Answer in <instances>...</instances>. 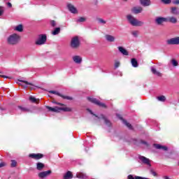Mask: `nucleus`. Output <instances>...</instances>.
Listing matches in <instances>:
<instances>
[{"mask_svg":"<svg viewBox=\"0 0 179 179\" xmlns=\"http://www.w3.org/2000/svg\"><path fill=\"white\" fill-rule=\"evenodd\" d=\"M55 104H57V106H62V107H58V106H55L54 108L51 106H45V108L48 110V111L51 113H58V111H64L65 113H71L73 111V109L72 108L66 107L63 103H58V102H55Z\"/></svg>","mask_w":179,"mask_h":179,"instance_id":"1","label":"nucleus"},{"mask_svg":"<svg viewBox=\"0 0 179 179\" xmlns=\"http://www.w3.org/2000/svg\"><path fill=\"white\" fill-rule=\"evenodd\" d=\"M20 41V36L17 34H13L7 38L8 45H17Z\"/></svg>","mask_w":179,"mask_h":179,"instance_id":"2","label":"nucleus"},{"mask_svg":"<svg viewBox=\"0 0 179 179\" xmlns=\"http://www.w3.org/2000/svg\"><path fill=\"white\" fill-rule=\"evenodd\" d=\"M127 19L131 26H135L136 27L143 26L145 24L143 22L135 18V17H134L132 15H127Z\"/></svg>","mask_w":179,"mask_h":179,"instance_id":"3","label":"nucleus"},{"mask_svg":"<svg viewBox=\"0 0 179 179\" xmlns=\"http://www.w3.org/2000/svg\"><path fill=\"white\" fill-rule=\"evenodd\" d=\"M91 115H93L94 117H95L96 118H97L98 120H103L106 124V125H107L108 127H110L111 125V122H110V120H108L107 119V117H106L104 116L103 114L100 113H90Z\"/></svg>","mask_w":179,"mask_h":179,"instance_id":"4","label":"nucleus"},{"mask_svg":"<svg viewBox=\"0 0 179 179\" xmlns=\"http://www.w3.org/2000/svg\"><path fill=\"white\" fill-rule=\"evenodd\" d=\"M70 46L73 50H78L80 47V41L79 36H74L71 38Z\"/></svg>","mask_w":179,"mask_h":179,"instance_id":"5","label":"nucleus"},{"mask_svg":"<svg viewBox=\"0 0 179 179\" xmlns=\"http://www.w3.org/2000/svg\"><path fill=\"white\" fill-rule=\"evenodd\" d=\"M87 100H89V101H90L91 103H93V104L99 106V107H101L102 108H107V106L106 105V103H101L96 98L88 97Z\"/></svg>","mask_w":179,"mask_h":179,"instance_id":"6","label":"nucleus"},{"mask_svg":"<svg viewBox=\"0 0 179 179\" xmlns=\"http://www.w3.org/2000/svg\"><path fill=\"white\" fill-rule=\"evenodd\" d=\"M46 42H47V35L40 34L38 37V39L36 41L35 44L36 45H43Z\"/></svg>","mask_w":179,"mask_h":179,"instance_id":"7","label":"nucleus"},{"mask_svg":"<svg viewBox=\"0 0 179 179\" xmlns=\"http://www.w3.org/2000/svg\"><path fill=\"white\" fill-rule=\"evenodd\" d=\"M166 44H168V45H179V36L168 39Z\"/></svg>","mask_w":179,"mask_h":179,"instance_id":"8","label":"nucleus"},{"mask_svg":"<svg viewBox=\"0 0 179 179\" xmlns=\"http://www.w3.org/2000/svg\"><path fill=\"white\" fill-rule=\"evenodd\" d=\"M138 159H139V160H141V163H143V164H145L146 166H148V167H150V166H152L150 164V159H149L148 158H147L144 156L140 155V156H138Z\"/></svg>","mask_w":179,"mask_h":179,"instance_id":"9","label":"nucleus"},{"mask_svg":"<svg viewBox=\"0 0 179 179\" xmlns=\"http://www.w3.org/2000/svg\"><path fill=\"white\" fill-rule=\"evenodd\" d=\"M29 157H30V159H34V160H40V159H43L44 157V155L41 153H31L29 155Z\"/></svg>","mask_w":179,"mask_h":179,"instance_id":"10","label":"nucleus"},{"mask_svg":"<svg viewBox=\"0 0 179 179\" xmlns=\"http://www.w3.org/2000/svg\"><path fill=\"white\" fill-rule=\"evenodd\" d=\"M49 93H51L52 94H57V96H59V97H62L64 100H73V98L69 96H65L61 94L59 92L56 91H50Z\"/></svg>","mask_w":179,"mask_h":179,"instance_id":"11","label":"nucleus"},{"mask_svg":"<svg viewBox=\"0 0 179 179\" xmlns=\"http://www.w3.org/2000/svg\"><path fill=\"white\" fill-rule=\"evenodd\" d=\"M117 118H119V120H120V121H122L124 125H125L126 127H127V128H129V129H132V124L127 122V120H124V118L122 117L120 114H117Z\"/></svg>","mask_w":179,"mask_h":179,"instance_id":"12","label":"nucleus"},{"mask_svg":"<svg viewBox=\"0 0 179 179\" xmlns=\"http://www.w3.org/2000/svg\"><path fill=\"white\" fill-rule=\"evenodd\" d=\"M52 171L51 170L45 171H42L38 174V176L39 178H45V177H48L50 174H51Z\"/></svg>","mask_w":179,"mask_h":179,"instance_id":"13","label":"nucleus"},{"mask_svg":"<svg viewBox=\"0 0 179 179\" xmlns=\"http://www.w3.org/2000/svg\"><path fill=\"white\" fill-rule=\"evenodd\" d=\"M67 8L71 13L76 14L78 13V9L75 7V6L72 5L71 3L67 4Z\"/></svg>","mask_w":179,"mask_h":179,"instance_id":"14","label":"nucleus"},{"mask_svg":"<svg viewBox=\"0 0 179 179\" xmlns=\"http://www.w3.org/2000/svg\"><path fill=\"white\" fill-rule=\"evenodd\" d=\"M154 148H155V149L164 150V152H167V150H169V148H167V146L162 145L160 144H154Z\"/></svg>","mask_w":179,"mask_h":179,"instance_id":"15","label":"nucleus"},{"mask_svg":"<svg viewBox=\"0 0 179 179\" xmlns=\"http://www.w3.org/2000/svg\"><path fill=\"white\" fill-rule=\"evenodd\" d=\"M142 10H143V8L141 6L138 7H134L131 9V12L134 13L135 15H138V13H142Z\"/></svg>","mask_w":179,"mask_h":179,"instance_id":"16","label":"nucleus"},{"mask_svg":"<svg viewBox=\"0 0 179 179\" xmlns=\"http://www.w3.org/2000/svg\"><path fill=\"white\" fill-rule=\"evenodd\" d=\"M140 3L142 6H150L152 1L150 0H140Z\"/></svg>","mask_w":179,"mask_h":179,"instance_id":"17","label":"nucleus"},{"mask_svg":"<svg viewBox=\"0 0 179 179\" xmlns=\"http://www.w3.org/2000/svg\"><path fill=\"white\" fill-rule=\"evenodd\" d=\"M155 22L158 24H162V23H164V22H167V19L162 17H159L155 20Z\"/></svg>","mask_w":179,"mask_h":179,"instance_id":"18","label":"nucleus"},{"mask_svg":"<svg viewBox=\"0 0 179 179\" xmlns=\"http://www.w3.org/2000/svg\"><path fill=\"white\" fill-rule=\"evenodd\" d=\"M105 38L107 41H109V43H114V41H115V37L112 35L106 34Z\"/></svg>","mask_w":179,"mask_h":179,"instance_id":"19","label":"nucleus"},{"mask_svg":"<svg viewBox=\"0 0 179 179\" xmlns=\"http://www.w3.org/2000/svg\"><path fill=\"white\" fill-rule=\"evenodd\" d=\"M117 48L122 55H129V52L124 47L119 46Z\"/></svg>","mask_w":179,"mask_h":179,"instance_id":"20","label":"nucleus"},{"mask_svg":"<svg viewBox=\"0 0 179 179\" xmlns=\"http://www.w3.org/2000/svg\"><path fill=\"white\" fill-rule=\"evenodd\" d=\"M73 61L76 64H81L82 63V57L80 56L76 55V56L73 57Z\"/></svg>","mask_w":179,"mask_h":179,"instance_id":"21","label":"nucleus"},{"mask_svg":"<svg viewBox=\"0 0 179 179\" xmlns=\"http://www.w3.org/2000/svg\"><path fill=\"white\" fill-rule=\"evenodd\" d=\"M76 177L77 178H81V179H87V175H86V173H77Z\"/></svg>","mask_w":179,"mask_h":179,"instance_id":"22","label":"nucleus"},{"mask_svg":"<svg viewBox=\"0 0 179 179\" xmlns=\"http://www.w3.org/2000/svg\"><path fill=\"white\" fill-rule=\"evenodd\" d=\"M19 81L21 82L22 83H24V85H24L23 84H20L21 86H23L25 88L29 87V86H33V84H31V83H29V82H27L26 80H20Z\"/></svg>","mask_w":179,"mask_h":179,"instance_id":"23","label":"nucleus"},{"mask_svg":"<svg viewBox=\"0 0 179 179\" xmlns=\"http://www.w3.org/2000/svg\"><path fill=\"white\" fill-rule=\"evenodd\" d=\"M151 72L154 75H157V76H159V77L162 76V73H160L159 71H157V70H156V69L155 67H153V66L151 67Z\"/></svg>","mask_w":179,"mask_h":179,"instance_id":"24","label":"nucleus"},{"mask_svg":"<svg viewBox=\"0 0 179 179\" xmlns=\"http://www.w3.org/2000/svg\"><path fill=\"white\" fill-rule=\"evenodd\" d=\"M45 167V165L41 162L36 163V170H38V171H41Z\"/></svg>","mask_w":179,"mask_h":179,"instance_id":"25","label":"nucleus"},{"mask_svg":"<svg viewBox=\"0 0 179 179\" xmlns=\"http://www.w3.org/2000/svg\"><path fill=\"white\" fill-rule=\"evenodd\" d=\"M64 179H71L73 178V175H72V172L71 171H67L64 175Z\"/></svg>","mask_w":179,"mask_h":179,"instance_id":"26","label":"nucleus"},{"mask_svg":"<svg viewBox=\"0 0 179 179\" xmlns=\"http://www.w3.org/2000/svg\"><path fill=\"white\" fill-rule=\"evenodd\" d=\"M171 13H172V15H179V8L177 7H172L171 8Z\"/></svg>","mask_w":179,"mask_h":179,"instance_id":"27","label":"nucleus"},{"mask_svg":"<svg viewBox=\"0 0 179 179\" xmlns=\"http://www.w3.org/2000/svg\"><path fill=\"white\" fill-rule=\"evenodd\" d=\"M17 108L19 110H20V111H22V113H29V111H31L30 109H29L24 106H17Z\"/></svg>","mask_w":179,"mask_h":179,"instance_id":"28","label":"nucleus"},{"mask_svg":"<svg viewBox=\"0 0 179 179\" xmlns=\"http://www.w3.org/2000/svg\"><path fill=\"white\" fill-rule=\"evenodd\" d=\"M131 62L134 68H138V66H139V64H138V61L136 60V59L135 58L131 59Z\"/></svg>","mask_w":179,"mask_h":179,"instance_id":"29","label":"nucleus"},{"mask_svg":"<svg viewBox=\"0 0 179 179\" xmlns=\"http://www.w3.org/2000/svg\"><path fill=\"white\" fill-rule=\"evenodd\" d=\"M61 33V28L60 27H56L52 31V34L53 36H57V34H59Z\"/></svg>","mask_w":179,"mask_h":179,"instance_id":"30","label":"nucleus"},{"mask_svg":"<svg viewBox=\"0 0 179 179\" xmlns=\"http://www.w3.org/2000/svg\"><path fill=\"white\" fill-rule=\"evenodd\" d=\"M168 22H170V23L176 24L177 23V18L174 17H168Z\"/></svg>","mask_w":179,"mask_h":179,"instance_id":"31","label":"nucleus"},{"mask_svg":"<svg viewBox=\"0 0 179 179\" xmlns=\"http://www.w3.org/2000/svg\"><path fill=\"white\" fill-rule=\"evenodd\" d=\"M15 30H16V31H19L20 33H22V31H23V25L22 24L17 25L15 28Z\"/></svg>","mask_w":179,"mask_h":179,"instance_id":"32","label":"nucleus"},{"mask_svg":"<svg viewBox=\"0 0 179 179\" xmlns=\"http://www.w3.org/2000/svg\"><path fill=\"white\" fill-rule=\"evenodd\" d=\"M157 99L158 100V101H162V103H164V101H166V96L164 95L157 96Z\"/></svg>","mask_w":179,"mask_h":179,"instance_id":"33","label":"nucleus"},{"mask_svg":"<svg viewBox=\"0 0 179 179\" xmlns=\"http://www.w3.org/2000/svg\"><path fill=\"white\" fill-rule=\"evenodd\" d=\"M171 64H172L173 66H178V62H177L176 59H172L171 60Z\"/></svg>","mask_w":179,"mask_h":179,"instance_id":"34","label":"nucleus"},{"mask_svg":"<svg viewBox=\"0 0 179 179\" xmlns=\"http://www.w3.org/2000/svg\"><path fill=\"white\" fill-rule=\"evenodd\" d=\"M29 101L31 103H38V99H36V97L34 96H29Z\"/></svg>","mask_w":179,"mask_h":179,"instance_id":"35","label":"nucleus"},{"mask_svg":"<svg viewBox=\"0 0 179 179\" xmlns=\"http://www.w3.org/2000/svg\"><path fill=\"white\" fill-rule=\"evenodd\" d=\"M86 20V17H81L78 20H77V23H83Z\"/></svg>","mask_w":179,"mask_h":179,"instance_id":"36","label":"nucleus"},{"mask_svg":"<svg viewBox=\"0 0 179 179\" xmlns=\"http://www.w3.org/2000/svg\"><path fill=\"white\" fill-rule=\"evenodd\" d=\"M97 21L100 24H106V20H103V18H97Z\"/></svg>","mask_w":179,"mask_h":179,"instance_id":"37","label":"nucleus"},{"mask_svg":"<svg viewBox=\"0 0 179 179\" xmlns=\"http://www.w3.org/2000/svg\"><path fill=\"white\" fill-rule=\"evenodd\" d=\"M50 23L52 27H55L57 26V22L55 20H50Z\"/></svg>","mask_w":179,"mask_h":179,"instance_id":"38","label":"nucleus"},{"mask_svg":"<svg viewBox=\"0 0 179 179\" xmlns=\"http://www.w3.org/2000/svg\"><path fill=\"white\" fill-rule=\"evenodd\" d=\"M4 12H5V8H3V6H0V16H2Z\"/></svg>","mask_w":179,"mask_h":179,"instance_id":"39","label":"nucleus"},{"mask_svg":"<svg viewBox=\"0 0 179 179\" xmlns=\"http://www.w3.org/2000/svg\"><path fill=\"white\" fill-rule=\"evenodd\" d=\"M132 36H134V37H138V34H139V31H133L131 32Z\"/></svg>","mask_w":179,"mask_h":179,"instance_id":"40","label":"nucleus"},{"mask_svg":"<svg viewBox=\"0 0 179 179\" xmlns=\"http://www.w3.org/2000/svg\"><path fill=\"white\" fill-rule=\"evenodd\" d=\"M16 164H17V162L16 160H11V167H16Z\"/></svg>","mask_w":179,"mask_h":179,"instance_id":"41","label":"nucleus"},{"mask_svg":"<svg viewBox=\"0 0 179 179\" xmlns=\"http://www.w3.org/2000/svg\"><path fill=\"white\" fill-rule=\"evenodd\" d=\"M162 2L165 5H169V3H171V0H162Z\"/></svg>","mask_w":179,"mask_h":179,"instance_id":"42","label":"nucleus"},{"mask_svg":"<svg viewBox=\"0 0 179 179\" xmlns=\"http://www.w3.org/2000/svg\"><path fill=\"white\" fill-rule=\"evenodd\" d=\"M141 143H142V145H145V146H149V144L148 143V142L145 141H141Z\"/></svg>","mask_w":179,"mask_h":179,"instance_id":"43","label":"nucleus"},{"mask_svg":"<svg viewBox=\"0 0 179 179\" xmlns=\"http://www.w3.org/2000/svg\"><path fill=\"white\" fill-rule=\"evenodd\" d=\"M120 66V62H115V68L117 69Z\"/></svg>","mask_w":179,"mask_h":179,"instance_id":"44","label":"nucleus"},{"mask_svg":"<svg viewBox=\"0 0 179 179\" xmlns=\"http://www.w3.org/2000/svg\"><path fill=\"white\" fill-rule=\"evenodd\" d=\"M173 3L174 5H178V4H179V0H174V1H173Z\"/></svg>","mask_w":179,"mask_h":179,"instance_id":"45","label":"nucleus"},{"mask_svg":"<svg viewBox=\"0 0 179 179\" xmlns=\"http://www.w3.org/2000/svg\"><path fill=\"white\" fill-rule=\"evenodd\" d=\"M4 166H6L5 162H1L0 163V169H1V167H4Z\"/></svg>","mask_w":179,"mask_h":179,"instance_id":"46","label":"nucleus"},{"mask_svg":"<svg viewBox=\"0 0 179 179\" xmlns=\"http://www.w3.org/2000/svg\"><path fill=\"white\" fill-rule=\"evenodd\" d=\"M152 176H154V177L157 176V173H156V172H155V171H152Z\"/></svg>","mask_w":179,"mask_h":179,"instance_id":"47","label":"nucleus"},{"mask_svg":"<svg viewBox=\"0 0 179 179\" xmlns=\"http://www.w3.org/2000/svg\"><path fill=\"white\" fill-rule=\"evenodd\" d=\"M7 6H8V8H12V3L10 2L7 3Z\"/></svg>","mask_w":179,"mask_h":179,"instance_id":"48","label":"nucleus"},{"mask_svg":"<svg viewBox=\"0 0 179 179\" xmlns=\"http://www.w3.org/2000/svg\"><path fill=\"white\" fill-rule=\"evenodd\" d=\"M0 78H4L6 79H8V76H6L0 75Z\"/></svg>","mask_w":179,"mask_h":179,"instance_id":"49","label":"nucleus"},{"mask_svg":"<svg viewBox=\"0 0 179 179\" xmlns=\"http://www.w3.org/2000/svg\"><path fill=\"white\" fill-rule=\"evenodd\" d=\"M0 110H1V111H5V108H3L1 107H0Z\"/></svg>","mask_w":179,"mask_h":179,"instance_id":"50","label":"nucleus"},{"mask_svg":"<svg viewBox=\"0 0 179 179\" xmlns=\"http://www.w3.org/2000/svg\"><path fill=\"white\" fill-rule=\"evenodd\" d=\"M164 179H170L168 176H164Z\"/></svg>","mask_w":179,"mask_h":179,"instance_id":"51","label":"nucleus"},{"mask_svg":"<svg viewBox=\"0 0 179 179\" xmlns=\"http://www.w3.org/2000/svg\"><path fill=\"white\" fill-rule=\"evenodd\" d=\"M29 89H31V90H33V87H29Z\"/></svg>","mask_w":179,"mask_h":179,"instance_id":"52","label":"nucleus"},{"mask_svg":"<svg viewBox=\"0 0 179 179\" xmlns=\"http://www.w3.org/2000/svg\"><path fill=\"white\" fill-rule=\"evenodd\" d=\"M123 1H124L125 2H127V1H128V0H123Z\"/></svg>","mask_w":179,"mask_h":179,"instance_id":"53","label":"nucleus"},{"mask_svg":"<svg viewBox=\"0 0 179 179\" xmlns=\"http://www.w3.org/2000/svg\"><path fill=\"white\" fill-rule=\"evenodd\" d=\"M90 111V113H92V110H89Z\"/></svg>","mask_w":179,"mask_h":179,"instance_id":"54","label":"nucleus"},{"mask_svg":"<svg viewBox=\"0 0 179 179\" xmlns=\"http://www.w3.org/2000/svg\"><path fill=\"white\" fill-rule=\"evenodd\" d=\"M56 114H59H59H62V113H56Z\"/></svg>","mask_w":179,"mask_h":179,"instance_id":"55","label":"nucleus"}]
</instances>
